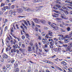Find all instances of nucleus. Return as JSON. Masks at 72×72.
Here are the masks:
<instances>
[{
    "instance_id": "obj_20",
    "label": "nucleus",
    "mask_w": 72,
    "mask_h": 72,
    "mask_svg": "<svg viewBox=\"0 0 72 72\" xmlns=\"http://www.w3.org/2000/svg\"><path fill=\"white\" fill-rule=\"evenodd\" d=\"M32 27L33 29H34V27H35V23L33 22V21H32Z\"/></svg>"
},
{
    "instance_id": "obj_19",
    "label": "nucleus",
    "mask_w": 72,
    "mask_h": 72,
    "mask_svg": "<svg viewBox=\"0 0 72 72\" xmlns=\"http://www.w3.org/2000/svg\"><path fill=\"white\" fill-rule=\"evenodd\" d=\"M11 53H13V52H14L15 53H16V50L15 49H12L11 50Z\"/></svg>"
},
{
    "instance_id": "obj_57",
    "label": "nucleus",
    "mask_w": 72,
    "mask_h": 72,
    "mask_svg": "<svg viewBox=\"0 0 72 72\" xmlns=\"http://www.w3.org/2000/svg\"><path fill=\"white\" fill-rule=\"evenodd\" d=\"M6 52H7V51H9V48H6Z\"/></svg>"
},
{
    "instance_id": "obj_53",
    "label": "nucleus",
    "mask_w": 72,
    "mask_h": 72,
    "mask_svg": "<svg viewBox=\"0 0 72 72\" xmlns=\"http://www.w3.org/2000/svg\"><path fill=\"white\" fill-rule=\"evenodd\" d=\"M62 9H67V7H65V6H63V7H62Z\"/></svg>"
},
{
    "instance_id": "obj_11",
    "label": "nucleus",
    "mask_w": 72,
    "mask_h": 72,
    "mask_svg": "<svg viewBox=\"0 0 72 72\" xmlns=\"http://www.w3.org/2000/svg\"><path fill=\"white\" fill-rule=\"evenodd\" d=\"M69 4L68 3L66 4H65L64 5V6H66V5H68V6H70L72 7V3L71 2H69Z\"/></svg>"
},
{
    "instance_id": "obj_17",
    "label": "nucleus",
    "mask_w": 72,
    "mask_h": 72,
    "mask_svg": "<svg viewBox=\"0 0 72 72\" xmlns=\"http://www.w3.org/2000/svg\"><path fill=\"white\" fill-rule=\"evenodd\" d=\"M71 37L69 36L68 35H66L65 36V37H63V39H69V38Z\"/></svg>"
},
{
    "instance_id": "obj_59",
    "label": "nucleus",
    "mask_w": 72,
    "mask_h": 72,
    "mask_svg": "<svg viewBox=\"0 0 72 72\" xmlns=\"http://www.w3.org/2000/svg\"><path fill=\"white\" fill-rule=\"evenodd\" d=\"M8 22V20H7V19H5V20L4 23H6V22Z\"/></svg>"
},
{
    "instance_id": "obj_44",
    "label": "nucleus",
    "mask_w": 72,
    "mask_h": 72,
    "mask_svg": "<svg viewBox=\"0 0 72 72\" xmlns=\"http://www.w3.org/2000/svg\"><path fill=\"white\" fill-rule=\"evenodd\" d=\"M39 72H45L44 70H40Z\"/></svg>"
},
{
    "instance_id": "obj_15",
    "label": "nucleus",
    "mask_w": 72,
    "mask_h": 72,
    "mask_svg": "<svg viewBox=\"0 0 72 72\" xmlns=\"http://www.w3.org/2000/svg\"><path fill=\"white\" fill-rule=\"evenodd\" d=\"M55 44L56 45V46H58V45H59V44H62V42H61V41H59L58 42H57L56 41L55 42Z\"/></svg>"
},
{
    "instance_id": "obj_46",
    "label": "nucleus",
    "mask_w": 72,
    "mask_h": 72,
    "mask_svg": "<svg viewBox=\"0 0 72 72\" xmlns=\"http://www.w3.org/2000/svg\"><path fill=\"white\" fill-rule=\"evenodd\" d=\"M68 70L70 71H71V72H72V68H69L68 69Z\"/></svg>"
},
{
    "instance_id": "obj_21",
    "label": "nucleus",
    "mask_w": 72,
    "mask_h": 72,
    "mask_svg": "<svg viewBox=\"0 0 72 72\" xmlns=\"http://www.w3.org/2000/svg\"><path fill=\"white\" fill-rule=\"evenodd\" d=\"M13 47L14 49H17L18 48V44H16L15 45H13Z\"/></svg>"
},
{
    "instance_id": "obj_25",
    "label": "nucleus",
    "mask_w": 72,
    "mask_h": 72,
    "mask_svg": "<svg viewBox=\"0 0 72 72\" xmlns=\"http://www.w3.org/2000/svg\"><path fill=\"white\" fill-rule=\"evenodd\" d=\"M3 69L4 72H6V71H7V69L5 66L3 67Z\"/></svg>"
},
{
    "instance_id": "obj_64",
    "label": "nucleus",
    "mask_w": 72,
    "mask_h": 72,
    "mask_svg": "<svg viewBox=\"0 0 72 72\" xmlns=\"http://www.w3.org/2000/svg\"><path fill=\"white\" fill-rule=\"evenodd\" d=\"M69 14L71 15L72 14V11H71L69 12Z\"/></svg>"
},
{
    "instance_id": "obj_10",
    "label": "nucleus",
    "mask_w": 72,
    "mask_h": 72,
    "mask_svg": "<svg viewBox=\"0 0 72 72\" xmlns=\"http://www.w3.org/2000/svg\"><path fill=\"white\" fill-rule=\"evenodd\" d=\"M8 40H9V41H10V37H8V38H6V42H7L8 44H10V42Z\"/></svg>"
},
{
    "instance_id": "obj_36",
    "label": "nucleus",
    "mask_w": 72,
    "mask_h": 72,
    "mask_svg": "<svg viewBox=\"0 0 72 72\" xmlns=\"http://www.w3.org/2000/svg\"><path fill=\"white\" fill-rule=\"evenodd\" d=\"M42 42L43 44H45L46 43V41H45V39H42Z\"/></svg>"
},
{
    "instance_id": "obj_61",
    "label": "nucleus",
    "mask_w": 72,
    "mask_h": 72,
    "mask_svg": "<svg viewBox=\"0 0 72 72\" xmlns=\"http://www.w3.org/2000/svg\"><path fill=\"white\" fill-rule=\"evenodd\" d=\"M60 50H61V48H58V51H60Z\"/></svg>"
},
{
    "instance_id": "obj_42",
    "label": "nucleus",
    "mask_w": 72,
    "mask_h": 72,
    "mask_svg": "<svg viewBox=\"0 0 72 72\" xmlns=\"http://www.w3.org/2000/svg\"><path fill=\"white\" fill-rule=\"evenodd\" d=\"M44 48H48V45H47V44H45L44 45Z\"/></svg>"
},
{
    "instance_id": "obj_35",
    "label": "nucleus",
    "mask_w": 72,
    "mask_h": 72,
    "mask_svg": "<svg viewBox=\"0 0 72 72\" xmlns=\"http://www.w3.org/2000/svg\"><path fill=\"white\" fill-rule=\"evenodd\" d=\"M25 35L26 36L27 38H28L30 36L28 34H25Z\"/></svg>"
},
{
    "instance_id": "obj_49",
    "label": "nucleus",
    "mask_w": 72,
    "mask_h": 72,
    "mask_svg": "<svg viewBox=\"0 0 72 72\" xmlns=\"http://www.w3.org/2000/svg\"><path fill=\"white\" fill-rule=\"evenodd\" d=\"M42 35L43 36H45V33H44V32L42 33Z\"/></svg>"
},
{
    "instance_id": "obj_1",
    "label": "nucleus",
    "mask_w": 72,
    "mask_h": 72,
    "mask_svg": "<svg viewBox=\"0 0 72 72\" xmlns=\"http://www.w3.org/2000/svg\"><path fill=\"white\" fill-rule=\"evenodd\" d=\"M52 33H53V32H51L50 31H49V32L48 33V34L46 35L45 36V39H52V37L49 36V35L50 36H52Z\"/></svg>"
},
{
    "instance_id": "obj_3",
    "label": "nucleus",
    "mask_w": 72,
    "mask_h": 72,
    "mask_svg": "<svg viewBox=\"0 0 72 72\" xmlns=\"http://www.w3.org/2000/svg\"><path fill=\"white\" fill-rule=\"evenodd\" d=\"M72 47V42L70 43V45L67 48V51L69 50L70 52H71L72 51H71V49Z\"/></svg>"
},
{
    "instance_id": "obj_9",
    "label": "nucleus",
    "mask_w": 72,
    "mask_h": 72,
    "mask_svg": "<svg viewBox=\"0 0 72 72\" xmlns=\"http://www.w3.org/2000/svg\"><path fill=\"white\" fill-rule=\"evenodd\" d=\"M34 22L37 23H40L41 21V20H38L37 19H34Z\"/></svg>"
},
{
    "instance_id": "obj_38",
    "label": "nucleus",
    "mask_w": 72,
    "mask_h": 72,
    "mask_svg": "<svg viewBox=\"0 0 72 72\" xmlns=\"http://www.w3.org/2000/svg\"><path fill=\"white\" fill-rule=\"evenodd\" d=\"M56 20H62V19L60 18H57L56 19Z\"/></svg>"
},
{
    "instance_id": "obj_18",
    "label": "nucleus",
    "mask_w": 72,
    "mask_h": 72,
    "mask_svg": "<svg viewBox=\"0 0 72 72\" xmlns=\"http://www.w3.org/2000/svg\"><path fill=\"white\" fill-rule=\"evenodd\" d=\"M18 62H15L14 64V67H15V68H16V67H18Z\"/></svg>"
},
{
    "instance_id": "obj_51",
    "label": "nucleus",
    "mask_w": 72,
    "mask_h": 72,
    "mask_svg": "<svg viewBox=\"0 0 72 72\" xmlns=\"http://www.w3.org/2000/svg\"><path fill=\"white\" fill-rule=\"evenodd\" d=\"M53 39L54 41H58V39L56 38H54Z\"/></svg>"
},
{
    "instance_id": "obj_39",
    "label": "nucleus",
    "mask_w": 72,
    "mask_h": 72,
    "mask_svg": "<svg viewBox=\"0 0 72 72\" xmlns=\"http://www.w3.org/2000/svg\"><path fill=\"white\" fill-rule=\"evenodd\" d=\"M70 0H66L65 1V3H69V1Z\"/></svg>"
},
{
    "instance_id": "obj_29",
    "label": "nucleus",
    "mask_w": 72,
    "mask_h": 72,
    "mask_svg": "<svg viewBox=\"0 0 72 72\" xmlns=\"http://www.w3.org/2000/svg\"><path fill=\"white\" fill-rule=\"evenodd\" d=\"M62 64H63L64 65H67V63L64 61H62L61 62Z\"/></svg>"
},
{
    "instance_id": "obj_47",
    "label": "nucleus",
    "mask_w": 72,
    "mask_h": 72,
    "mask_svg": "<svg viewBox=\"0 0 72 72\" xmlns=\"http://www.w3.org/2000/svg\"><path fill=\"white\" fill-rule=\"evenodd\" d=\"M19 44L20 46H22V43L21 42H19Z\"/></svg>"
},
{
    "instance_id": "obj_14",
    "label": "nucleus",
    "mask_w": 72,
    "mask_h": 72,
    "mask_svg": "<svg viewBox=\"0 0 72 72\" xmlns=\"http://www.w3.org/2000/svg\"><path fill=\"white\" fill-rule=\"evenodd\" d=\"M59 15L56 14H54L52 15L53 17H55V18L58 17Z\"/></svg>"
},
{
    "instance_id": "obj_60",
    "label": "nucleus",
    "mask_w": 72,
    "mask_h": 72,
    "mask_svg": "<svg viewBox=\"0 0 72 72\" xmlns=\"http://www.w3.org/2000/svg\"><path fill=\"white\" fill-rule=\"evenodd\" d=\"M14 61H15L14 60H12L11 62V63L12 64L14 62Z\"/></svg>"
},
{
    "instance_id": "obj_4",
    "label": "nucleus",
    "mask_w": 72,
    "mask_h": 72,
    "mask_svg": "<svg viewBox=\"0 0 72 72\" xmlns=\"http://www.w3.org/2000/svg\"><path fill=\"white\" fill-rule=\"evenodd\" d=\"M39 50L40 51L38 52L37 51H36V53L38 55H42V49L41 48L39 49Z\"/></svg>"
},
{
    "instance_id": "obj_13",
    "label": "nucleus",
    "mask_w": 72,
    "mask_h": 72,
    "mask_svg": "<svg viewBox=\"0 0 72 72\" xmlns=\"http://www.w3.org/2000/svg\"><path fill=\"white\" fill-rule=\"evenodd\" d=\"M37 27H40V26L37 24L36 25L35 28V30L36 31H38V28H37Z\"/></svg>"
},
{
    "instance_id": "obj_45",
    "label": "nucleus",
    "mask_w": 72,
    "mask_h": 72,
    "mask_svg": "<svg viewBox=\"0 0 72 72\" xmlns=\"http://www.w3.org/2000/svg\"><path fill=\"white\" fill-rule=\"evenodd\" d=\"M55 13H58V14L60 13V12H59V11H58L55 10Z\"/></svg>"
},
{
    "instance_id": "obj_27",
    "label": "nucleus",
    "mask_w": 72,
    "mask_h": 72,
    "mask_svg": "<svg viewBox=\"0 0 72 72\" xmlns=\"http://www.w3.org/2000/svg\"><path fill=\"white\" fill-rule=\"evenodd\" d=\"M34 3H40V1L39 0H33Z\"/></svg>"
},
{
    "instance_id": "obj_33",
    "label": "nucleus",
    "mask_w": 72,
    "mask_h": 72,
    "mask_svg": "<svg viewBox=\"0 0 72 72\" xmlns=\"http://www.w3.org/2000/svg\"><path fill=\"white\" fill-rule=\"evenodd\" d=\"M23 22L25 24H26V25L28 26V23H27V22H26V21L24 20L23 21Z\"/></svg>"
},
{
    "instance_id": "obj_32",
    "label": "nucleus",
    "mask_w": 72,
    "mask_h": 72,
    "mask_svg": "<svg viewBox=\"0 0 72 72\" xmlns=\"http://www.w3.org/2000/svg\"><path fill=\"white\" fill-rule=\"evenodd\" d=\"M49 50V49L48 48H45L44 49V51L46 52H48V51Z\"/></svg>"
},
{
    "instance_id": "obj_12",
    "label": "nucleus",
    "mask_w": 72,
    "mask_h": 72,
    "mask_svg": "<svg viewBox=\"0 0 72 72\" xmlns=\"http://www.w3.org/2000/svg\"><path fill=\"white\" fill-rule=\"evenodd\" d=\"M15 13V12H13V11L10 10L9 11V14L11 16V15H12L13 14V13Z\"/></svg>"
},
{
    "instance_id": "obj_31",
    "label": "nucleus",
    "mask_w": 72,
    "mask_h": 72,
    "mask_svg": "<svg viewBox=\"0 0 72 72\" xmlns=\"http://www.w3.org/2000/svg\"><path fill=\"white\" fill-rule=\"evenodd\" d=\"M56 6L57 7V8H62V7L61 6H59L58 5H56Z\"/></svg>"
},
{
    "instance_id": "obj_37",
    "label": "nucleus",
    "mask_w": 72,
    "mask_h": 72,
    "mask_svg": "<svg viewBox=\"0 0 72 72\" xmlns=\"http://www.w3.org/2000/svg\"><path fill=\"white\" fill-rule=\"evenodd\" d=\"M63 37H62V38H60V37H59V40H60V41H62V40H63Z\"/></svg>"
},
{
    "instance_id": "obj_40",
    "label": "nucleus",
    "mask_w": 72,
    "mask_h": 72,
    "mask_svg": "<svg viewBox=\"0 0 72 72\" xmlns=\"http://www.w3.org/2000/svg\"><path fill=\"white\" fill-rule=\"evenodd\" d=\"M58 36H59V37H62V38L63 37V35H58Z\"/></svg>"
},
{
    "instance_id": "obj_16",
    "label": "nucleus",
    "mask_w": 72,
    "mask_h": 72,
    "mask_svg": "<svg viewBox=\"0 0 72 72\" xmlns=\"http://www.w3.org/2000/svg\"><path fill=\"white\" fill-rule=\"evenodd\" d=\"M3 58H5V59H7L8 58V55L5 53L3 54Z\"/></svg>"
},
{
    "instance_id": "obj_7",
    "label": "nucleus",
    "mask_w": 72,
    "mask_h": 72,
    "mask_svg": "<svg viewBox=\"0 0 72 72\" xmlns=\"http://www.w3.org/2000/svg\"><path fill=\"white\" fill-rule=\"evenodd\" d=\"M60 11H62V12H64V13L66 14V15H67V14H68V12L67 11V10H65L62 9H60Z\"/></svg>"
},
{
    "instance_id": "obj_50",
    "label": "nucleus",
    "mask_w": 72,
    "mask_h": 72,
    "mask_svg": "<svg viewBox=\"0 0 72 72\" xmlns=\"http://www.w3.org/2000/svg\"><path fill=\"white\" fill-rule=\"evenodd\" d=\"M58 69H59V70H60V71H63V70H62V69H61L60 68L58 67Z\"/></svg>"
},
{
    "instance_id": "obj_22",
    "label": "nucleus",
    "mask_w": 72,
    "mask_h": 72,
    "mask_svg": "<svg viewBox=\"0 0 72 72\" xmlns=\"http://www.w3.org/2000/svg\"><path fill=\"white\" fill-rule=\"evenodd\" d=\"M41 21L40 22L42 23H43V24H45V23H46V21L44 20H41Z\"/></svg>"
},
{
    "instance_id": "obj_26",
    "label": "nucleus",
    "mask_w": 72,
    "mask_h": 72,
    "mask_svg": "<svg viewBox=\"0 0 72 72\" xmlns=\"http://www.w3.org/2000/svg\"><path fill=\"white\" fill-rule=\"evenodd\" d=\"M19 72V69L17 68L16 69H15L14 71V72Z\"/></svg>"
},
{
    "instance_id": "obj_8",
    "label": "nucleus",
    "mask_w": 72,
    "mask_h": 72,
    "mask_svg": "<svg viewBox=\"0 0 72 72\" xmlns=\"http://www.w3.org/2000/svg\"><path fill=\"white\" fill-rule=\"evenodd\" d=\"M61 17L62 18V19H68V17H66V15H65L64 14L62 15L61 16Z\"/></svg>"
},
{
    "instance_id": "obj_58",
    "label": "nucleus",
    "mask_w": 72,
    "mask_h": 72,
    "mask_svg": "<svg viewBox=\"0 0 72 72\" xmlns=\"http://www.w3.org/2000/svg\"><path fill=\"white\" fill-rule=\"evenodd\" d=\"M0 61L2 62H4V59L3 58H1L0 60Z\"/></svg>"
},
{
    "instance_id": "obj_56",
    "label": "nucleus",
    "mask_w": 72,
    "mask_h": 72,
    "mask_svg": "<svg viewBox=\"0 0 72 72\" xmlns=\"http://www.w3.org/2000/svg\"><path fill=\"white\" fill-rule=\"evenodd\" d=\"M22 37V39H23V40H24V39H25V36H24V35H23Z\"/></svg>"
},
{
    "instance_id": "obj_43",
    "label": "nucleus",
    "mask_w": 72,
    "mask_h": 72,
    "mask_svg": "<svg viewBox=\"0 0 72 72\" xmlns=\"http://www.w3.org/2000/svg\"><path fill=\"white\" fill-rule=\"evenodd\" d=\"M71 30V28L70 27H68L67 28L68 31H69Z\"/></svg>"
},
{
    "instance_id": "obj_28",
    "label": "nucleus",
    "mask_w": 72,
    "mask_h": 72,
    "mask_svg": "<svg viewBox=\"0 0 72 72\" xmlns=\"http://www.w3.org/2000/svg\"><path fill=\"white\" fill-rule=\"evenodd\" d=\"M35 46L36 47V49L37 50H39V47H38V44L37 43L35 44Z\"/></svg>"
},
{
    "instance_id": "obj_55",
    "label": "nucleus",
    "mask_w": 72,
    "mask_h": 72,
    "mask_svg": "<svg viewBox=\"0 0 72 72\" xmlns=\"http://www.w3.org/2000/svg\"><path fill=\"white\" fill-rule=\"evenodd\" d=\"M4 5H5V4L4 3H2L1 4V7H2V6H4Z\"/></svg>"
},
{
    "instance_id": "obj_5",
    "label": "nucleus",
    "mask_w": 72,
    "mask_h": 72,
    "mask_svg": "<svg viewBox=\"0 0 72 72\" xmlns=\"http://www.w3.org/2000/svg\"><path fill=\"white\" fill-rule=\"evenodd\" d=\"M32 45H30L28 48V51H31L32 50V43H31Z\"/></svg>"
},
{
    "instance_id": "obj_63",
    "label": "nucleus",
    "mask_w": 72,
    "mask_h": 72,
    "mask_svg": "<svg viewBox=\"0 0 72 72\" xmlns=\"http://www.w3.org/2000/svg\"><path fill=\"white\" fill-rule=\"evenodd\" d=\"M69 35H70V36H72V31L70 33Z\"/></svg>"
},
{
    "instance_id": "obj_52",
    "label": "nucleus",
    "mask_w": 72,
    "mask_h": 72,
    "mask_svg": "<svg viewBox=\"0 0 72 72\" xmlns=\"http://www.w3.org/2000/svg\"><path fill=\"white\" fill-rule=\"evenodd\" d=\"M44 28L45 30H48V28L46 27H44Z\"/></svg>"
},
{
    "instance_id": "obj_23",
    "label": "nucleus",
    "mask_w": 72,
    "mask_h": 72,
    "mask_svg": "<svg viewBox=\"0 0 72 72\" xmlns=\"http://www.w3.org/2000/svg\"><path fill=\"white\" fill-rule=\"evenodd\" d=\"M24 9L26 11H28L30 10V8L27 7H24Z\"/></svg>"
},
{
    "instance_id": "obj_54",
    "label": "nucleus",
    "mask_w": 72,
    "mask_h": 72,
    "mask_svg": "<svg viewBox=\"0 0 72 72\" xmlns=\"http://www.w3.org/2000/svg\"><path fill=\"white\" fill-rule=\"evenodd\" d=\"M16 51L17 54H20L19 53V51L18 50H17Z\"/></svg>"
},
{
    "instance_id": "obj_30",
    "label": "nucleus",
    "mask_w": 72,
    "mask_h": 72,
    "mask_svg": "<svg viewBox=\"0 0 72 72\" xmlns=\"http://www.w3.org/2000/svg\"><path fill=\"white\" fill-rule=\"evenodd\" d=\"M26 50L25 49H22V52L23 53V54H24V53H26Z\"/></svg>"
},
{
    "instance_id": "obj_6",
    "label": "nucleus",
    "mask_w": 72,
    "mask_h": 72,
    "mask_svg": "<svg viewBox=\"0 0 72 72\" xmlns=\"http://www.w3.org/2000/svg\"><path fill=\"white\" fill-rule=\"evenodd\" d=\"M48 23L50 25H51V26L52 27V28H54V29H55V30H57V28H58V27H55V26H53L52 24H51V22H48Z\"/></svg>"
},
{
    "instance_id": "obj_24",
    "label": "nucleus",
    "mask_w": 72,
    "mask_h": 72,
    "mask_svg": "<svg viewBox=\"0 0 72 72\" xmlns=\"http://www.w3.org/2000/svg\"><path fill=\"white\" fill-rule=\"evenodd\" d=\"M18 12H22L23 10L21 8H18L17 9Z\"/></svg>"
},
{
    "instance_id": "obj_34",
    "label": "nucleus",
    "mask_w": 72,
    "mask_h": 72,
    "mask_svg": "<svg viewBox=\"0 0 72 72\" xmlns=\"http://www.w3.org/2000/svg\"><path fill=\"white\" fill-rule=\"evenodd\" d=\"M60 31H62V32H66V31L65 30H63L62 29H60Z\"/></svg>"
},
{
    "instance_id": "obj_2",
    "label": "nucleus",
    "mask_w": 72,
    "mask_h": 72,
    "mask_svg": "<svg viewBox=\"0 0 72 72\" xmlns=\"http://www.w3.org/2000/svg\"><path fill=\"white\" fill-rule=\"evenodd\" d=\"M51 42H50V48L51 49H53L54 46H53V45L54 44L53 40L51 39Z\"/></svg>"
},
{
    "instance_id": "obj_48",
    "label": "nucleus",
    "mask_w": 72,
    "mask_h": 72,
    "mask_svg": "<svg viewBox=\"0 0 72 72\" xmlns=\"http://www.w3.org/2000/svg\"><path fill=\"white\" fill-rule=\"evenodd\" d=\"M25 47V45H24V44H22V48H24Z\"/></svg>"
},
{
    "instance_id": "obj_41",
    "label": "nucleus",
    "mask_w": 72,
    "mask_h": 72,
    "mask_svg": "<svg viewBox=\"0 0 72 72\" xmlns=\"http://www.w3.org/2000/svg\"><path fill=\"white\" fill-rule=\"evenodd\" d=\"M35 45H33V50H35Z\"/></svg>"
},
{
    "instance_id": "obj_62",
    "label": "nucleus",
    "mask_w": 72,
    "mask_h": 72,
    "mask_svg": "<svg viewBox=\"0 0 72 72\" xmlns=\"http://www.w3.org/2000/svg\"><path fill=\"white\" fill-rule=\"evenodd\" d=\"M12 9H14V5H13L11 7Z\"/></svg>"
}]
</instances>
